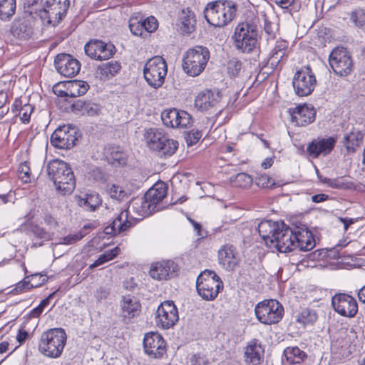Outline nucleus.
<instances>
[{"label":"nucleus","instance_id":"obj_1","mask_svg":"<svg viewBox=\"0 0 365 365\" xmlns=\"http://www.w3.org/2000/svg\"><path fill=\"white\" fill-rule=\"evenodd\" d=\"M232 38L236 50L243 53H251L259 47L258 29L253 23H240Z\"/></svg>","mask_w":365,"mask_h":365},{"label":"nucleus","instance_id":"obj_2","mask_svg":"<svg viewBox=\"0 0 365 365\" xmlns=\"http://www.w3.org/2000/svg\"><path fill=\"white\" fill-rule=\"evenodd\" d=\"M66 340L67 335L63 329H50L42 333L38 344V350L48 358H58L63 351Z\"/></svg>","mask_w":365,"mask_h":365},{"label":"nucleus","instance_id":"obj_3","mask_svg":"<svg viewBox=\"0 0 365 365\" xmlns=\"http://www.w3.org/2000/svg\"><path fill=\"white\" fill-rule=\"evenodd\" d=\"M236 11L235 4L232 1H217L207 5L204 16L209 24L215 27H222L234 19Z\"/></svg>","mask_w":365,"mask_h":365},{"label":"nucleus","instance_id":"obj_4","mask_svg":"<svg viewBox=\"0 0 365 365\" xmlns=\"http://www.w3.org/2000/svg\"><path fill=\"white\" fill-rule=\"evenodd\" d=\"M210 56V51L205 46H197L187 50L183 56V71L190 76H199L205 70Z\"/></svg>","mask_w":365,"mask_h":365},{"label":"nucleus","instance_id":"obj_5","mask_svg":"<svg viewBox=\"0 0 365 365\" xmlns=\"http://www.w3.org/2000/svg\"><path fill=\"white\" fill-rule=\"evenodd\" d=\"M144 138L150 150L158 151L165 157L173 155L178 148V143L176 140L170 139L158 128L145 130Z\"/></svg>","mask_w":365,"mask_h":365},{"label":"nucleus","instance_id":"obj_6","mask_svg":"<svg viewBox=\"0 0 365 365\" xmlns=\"http://www.w3.org/2000/svg\"><path fill=\"white\" fill-rule=\"evenodd\" d=\"M196 288L203 299L210 301L223 289V282L214 271L205 269L197 277Z\"/></svg>","mask_w":365,"mask_h":365},{"label":"nucleus","instance_id":"obj_7","mask_svg":"<svg viewBox=\"0 0 365 365\" xmlns=\"http://www.w3.org/2000/svg\"><path fill=\"white\" fill-rule=\"evenodd\" d=\"M168 73V66L165 60L155 56L150 58L143 68V76L147 83L153 88H160Z\"/></svg>","mask_w":365,"mask_h":365},{"label":"nucleus","instance_id":"obj_8","mask_svg":"<svg viewBox=\"0 0 365 365\" xmlns=\"http://www.w3.org/2000/svg\"><path fill=\"white\" fill-rule=\"evenodd\" d=\"M257 319L262 324L278 323L284 315L283 306L275 299H267L258 303L255 309Z\"/></svg>","mask_w":365,"mask_h":365},{"label":"nucleus","instance_id":"obj_9","mask_svg":"<svg viewBox=\"0 0 365 365\" xmlns=\"http://www.w3.org/2000/svg\"><path fill=\"white\" fill-rule=\"evenodd\" d=\"M69 6V0H47L44 6L39 9L38 15L48 24L56 26L66 16Z\"/></svg>","mask_w":365,"mask_h":365},{"label":"nucleus","instance_id":"obj_10","mask_svg":"<svg viewBox=\"0 0 365 365\" xmlns=\"http://www.w3.org/2000/svg\"><path fill=\"white\" fill-rule=\"evenodd\" d=\"M329 62L333 71L340 76H347L354 68L350 53L344 47H336L331 52Z\"/></svg>","mask_w":365,"mask_h":365},{"label":"nucleus","instance_id":"obj_11","mask_svg":"<svg viewBox=\"0 0 365 365\" xmlns=\"http://www.w3.org/2000/svg\"><path fill=\"white\" fill-rule=\"evenodd\" d=\"M293 88L299 96H307L314 90L317 79L310 66H304L298 70L292 80Z\"/></svg>","mask_w":365,"mask_h":365},{"label":"nucleus","instance_id":"obj_12","mask_svg":"<svg viewBox=\"0 0 365 365\" xmlns=\"http://www.w3.org/2000/svg\"><path fill=\"white\" fill-rule=\"evenodd\" d=\"M79 137L76 127L63 125L56 128L51 137V144L58 149H70L73 148Z\"/></svg>","mask_w":365,"mask_h":365},{"label":"nucleus","instance_id":"obj_13","mask_svg":"<svg viewBox=\"0 0 365 365\" xmlns=\"http://www.w3.org/2000/svg\"><path fill=\"white\" fill-rule=\"evenodd\" d=\"M178 320V310L173 301H165L160 304L155 317L158 327L168 329L173 327Z\"/></svg>","mask_w":365,"mask_h":365},{"label":"nucleus","instance_id":"obj_14","mask_svg":"<svg viewBox=\"0 0 365 365\" xmlns=\"http://www.w3.org/2000/svg\"><path fill=\"white\" fill-rule=\"evenodd\" d=\"M334 310L341 316L353 317L358 312V304L356 299L346 294L339 293L331 299Z\"/></svg>","mask_w":365,"mask_h":365},{"label":"nucleus","instance_id":"obj_15","mask_svg":"<svg viewBox=\"0 0 365 365\" xmlns=\"http://www.w3.org/2000/svg\"><path fill=\"white\" fill-rule=\"evenodd\" d=\"M54 66L56 71L66 78L74 77L81 70L80 62L71 55L63 53L56 56Z\"/></svg>","mask_w":365,"mask_h":365},{"label":"nucleus","instance_id":"obj_16","mask_svg":"<svg viewBox=\"0 0 365 365\" xmlns=\"http://www.w3.org/2000/svg\"><path fill=\"white\" fill-rule=\"evenodd\" d=\"M145 352L154 359L161 358L166 352V343L158 332L147 333L143 339Z\"/></svg>","mask_w":365,"mask_h":365},{"label":"nucleus","instance_id":"obj_17","mask_svg":"<svg viewBox=\"0 0 365 365\" xmlns=\"http://www.w3.org/2000/svg\"><path fill=\"white\" fill-rule=\"evenodd\" d=\"M161 119L165 126L172 128H187L192 123V117L187 112L175 108L163 111Z\"/></svg>","mask_w":365,"mask_h":365},{"label":"nucleus","instance_id":"obj_18","mask_svg":"<svg viewBox=\"0 0 365 365\" xmlns=\"http://www.w3.org/2000/svg\"><path fill=\"white\" fill-rule=\"evenodd\" d=\"M85 53L91 58L96 60H107L115 53V48L111 43H106L102 41H91L84 47Z\"/></svg>","mask_w":365,"mask_h":365},{"label":"nucleus","instance_id":"obj_19","mask_svg":"<svg viewBox=\"0 0 365 365\" xmlns=\"http://www.w3.org/2000/svg\"><path fill=\"white\" fill-rule=\"evenodd\" d=\"M221 100L222 94L220 91L206 89L197 96L195 100V106L202 111L218 106L220 110L217 114H220L223 108V106L220 105Z\"/></svg>","mask_w":365,"mask_h":365},{"label":"nucleus","instance_id":"obj_20","mask_svg":"<svg viewBox=\"0 0 365 365\" xmlns=\"http://www.w3.org/2000/svg\"><path fill=\"white\" fill-rule=\"evenodd\" d=\"M291 122L297 126H307L315 120L316 110L306 104L289 109Z\"/></svg>","mask_w":365,"mask_h":365},{"label":"nucleus","instance_id":"obj_21","mask_svg":"<svg viewBox=\"0 0 365 365\" xmlns=\"http://www.w3.org/2000/svg\"><path fill=\"white\" fill-rule=\"evenodd\" d=\"M294 229L292 230L284 223V227L278 230L274 240L269 247L277 248L280 252H289L294 250Z\"/></svg>","mask_w":365,"mask_h":365},{"label":"nucleus","instance_id":"obj_22","mask_svg":"<svg viewBox=\"0 0 365 365\" xmlns=\"http://www.w3.org/2000/svg\"><path fill=\"white\" fill-rule=\"evenodd\" d=\"M294 250L308 252L312 250L316 245L313 234L306 226L296 227L294 228Z\"/></svg>","mask_w":365,"mask_h":365},{"label":"nucleus","instance_id":"obj_23","mask_svg":"<svg viewBox=\"0 0 365 365\" xmlns=\"http://www.w3.org/2000/svg\"><path fill=\"white\" fill-rule=\"evenodd\" d=\"M121 317L125 323H129L132 319L138 316L141 311L140 302L133 296L125 295L120 301Z\"/></svg>","mask_w":365,"mask_h":365},{"label":"nucleus","instance_id":"obj_24","mask_svg":"<svg viewBox=\"0 0 365 365\" xmlns=\"http://www.w3.org/2000/svg\"><path fill=\"white\" fill-rule=\"evenodd\" d=\"M133 226V222L128 220V211H122L118 217L104 229L107 235L114 236L120 232H125Z\"/></svg>","mask_w":365,"mask_h":365},{"label":"nucleus","instance_id":"obj_25","mask_svg":"<svg viewBox=\"0 0 365 365\" xmlns=\"http://www.w3.org/2000/svg\"><path fill=\"white\" fill-rule=\"evenodd\" d=\"M178 270V265L173 261L157 262L152 265L150 275L152 278L163 280L173 277Z\"/></svg>","mask_w":365,"mask_h":365},{"label":"nucleus","instance_id":"obj_26","mask_svg":"<svg viewBox=\"0 0 365 365\" xmlns=\"http://www.w3.org/2000/svg\"><path fill=\"white\" fill-rule=\"evenodd\" d=\"M335 140L333 138L314 140L307 148V152L312 158H317L321 154H329L334 147Z\"/></svg>","mask_w":365,"mask_h":365},{"label":"nucleus","instance_id":"obj_27","mask_svg":"<svg viewBox=\"0 0 365 365\" xmlns=\"http://www.w3.org/2000/svg\"><path fill=\"white\" fill-rule=\"evenodd\" d=\"M280 227H284V222L265 220L261 222L258 225V232L265 243L269 246L274 240L275 236Z\"/></svg>","mask_w":365,"mask_h":365},{"label":"nucleus","instance_id":"obj_28","mask_svg":"<svg viewBox=\"0 0 365 365\" xmlns=\"http://www.w3.org/2000/svg\"><path fill=\"white\" fill-rule=\"evenodd\" d=\"M196 17L189 9H183L177 24L178 30L182 34H190L196 29Z\"/></svg>","mask_w":365,"mask_h":365},{"label":"nucleus","instance_id":"obj_29","mask_svg":"<svg viewBox=\"0 0 365 365\" xmlns=\"http://www.w3.org/2000/svg\"><path fill=\"white\" fill-rule=\"evenodd\" d=\"M11 31L13 36L21 41H27L34 34V29L30 21L26 19H19L12 23Z\"/></svg>","mask_w":365,"mask_h":365},{"label":"nucleus","instance_id":"obj_30","mask_svg":"<svg viewBox=\"0 0 365 365\" xmlns=\"http://www.w3.org/2000/svg\"><path fill=\"white\" fill-rule=\"evenodd\" d=\"M220 264L226 270H232L237 264L238 260L231 245H225L218 251Z\"/></svg>","mask_w":365,"mask_h":365},{"label":"nucleus","instance_id":"obj_31","mask_svg":"<svg viewBox=\"0 0 365 365\" xmlns=\"http://www.w3.org/2000/svg\"><path fill=\"white\" fill-rule=\"evenodd\" d=\"M282 365H302L307 354L297 346H289L284 350Z\"/></svg>","mask_w":365,"mask_h":365},{"label":"nucleus","instance_id":"obj_32","mask_svg":"<svg viewBox=\"0 0 365 365\" xmlns=\"http://www.w3.org/2000/svg\"><path fill=\"white\" fill-rule=\"evenodd\" d=\"M71 169L69 165L63 160L55 159L51 160L46 165V172L48 178L53 182L66 175Z\"/></svg>","mask_w":365,"mask_h":365},{"label":"nucleus","instance_id":"obj_33","mask_svg":"<svg viewBox=\"0 0 365 365\" xmlns=\"http://www.w3.org/2000/svg\"><path fill=\"white\" fill-rule=\"evenodd\" d=\"M168 187L163 182H158L149 189L145 193V198L150 200L156 208H163L158 207V204L166 197Z\"/></svg>","mask_w":365,"mask_h":365},{"label":"nucleus","instance_id":"obj_34","mask_svg":"<svg viewBox=\"0 0 365 365\" xmlns=\"http://www.w3.org/2000/svg\"><path fill=\"white\" fill-rule=\"evenodd\" d=\"M56 189L62 195L71 194L76 187V179L71 169L68 171L63 177L53 182Z\"/></svg>","mask_w":365,"mask_h":365},{"label":"nucleus","instance_id":"obj_35","mask_svg":"<svg viewBox=\"0 0 365 365\" xmlns=\"http://www.w3.org/2000/svg\"><path fill=\"white\" fill-rule=\"evenodd\" d=\"M288 43L283 40L277 41L272 50L269 61L272 67H277L282 58L286 56Z\"/></svg>","mask_w":365,"mask_h":365},{"label":"nucleus","instance_id":"obj_36","mask_svg":"<svg viewBox=\"0 0 365 365\" xmlns=\"http://www.w3.org/2000/svg\"><path fill=\"white\" fill-rule=\"evenodd\" d=\"M103 156L109 164L115 166L125 163V154L118 147H106L103 152Z\"/></svg>","mask_w":365,"mask_h":365},{"label":"nucleus","instance_id":"obj_37","mask_svg":"<svg viewBox=\"0 0 365 365\" xmlns=\"http://www.w3.org/2000/svg\"><path fill=\"white\" fill-rule=\"evenodd\" d=\"M132 207L140 215L146 216L153 212L160 210L156 208L153 203H150V200L145 198V195L143 197L135 199L131 202Z\"/></svg>","mask_w":365,"mask_h":365},{"label":"nucleus","instance_id":"obj_38","mask_svg":"<svg viewBox=\"0 0 365 365\" xmlns=\"http://www.w3.org/2000/svg\"><path fill=\"white\" fill-rule=\"evenodd\" d=\"M89 85L83 81H73L71 82L66 91H61V96H70L73 98L84 95L88 90Z\"/></svg>","mask_w":365,"mask_h":365},{"label":"nucleus","instance_id":"obj_39","mask_svg":"<svg viewBox=\"0 0 365 365\" xmlns=\"http://www.w3.org/2000/svg\"><path fill=\"white\" fill-rule=\"evenodd\" d=\"M78 203L80 207L92 212L100 206L101 200L98 193H86L83 197H79Z\"/></svg>","mask_w":365,"mask_h":365},{"label":"nucleus","instance_id":"obj_40","mask_svg":"<svg viewBox=\"0 0 365 365\" xmlns=\"http://www.w3.org/2000/svg\"><path fill=\"white\" fill-rule=\"evenodd\" d=\"M363 133L357 130L353 129L349 133L344 137V144L348 152H354L356 148L359 147L362 139Z\"/></svg>","mask_w":365,"mask_h":365},{"label":"nucleus","instance_id":"obj_41","mask_svg":"<svg viewBox=\"0 0 365 365\" xmlns=\"http://www.w3.org/2000/svg\"><path fill=\"white\" fill-rule=\"evenodd\" d=\"M262 347L256 343L249 344L245 351L246 363L250 365L259 364L261 361Z\"/></svg>","mask_w":365,"mask_h":365},{"label":"nucleus","instance_id":"obj_42","mask_svg":"<svg viewBox=\"0 0 365 365\" xmlns=\"http://www.w3.org/2000/svg\"><path fill=\"white\" fill-rule=\"evenodd\" d=\"M120 63L111 61L98 66L97 73L100 75L101 78H110L114 76L120 70Z\"/></svg>","mask_w":365,"mask_h":365},{"label":"nucleus","instance_id":"obj_43","mask_svg":"<svg viewBox=\"0 0 365 365\" xmlns=\"http://www.w3.org/2000/svg\"><path fill=\"white\" fill-rule=\"evenodd\" d=\"M16 8V0L0 1V19L8 21L14 15Z\"/></svg>","mask_w":365,"mask_h":365},{"label":"nucleus","instance_id":"obj_44","mask_svg":"<svg viewBox=\"0 0 365 365\" xmlns=\"http://www.w3.org/2000/svg\"><path fill=\"white\" fill-rule=\"evenodd\" d=\"M349 16L355 27L365 29V9L356 8L349 13Z\"/></svg>","mask_w":365,"mask_h":365},{"label":"nucleus","instance_id":"obj_45","mask_svg":"<svg viewBox=\"0 0 365 365\" xmlns=\"http://www.w3.org/2000/svg\"><path fill=\"white\" fill-rule=\"evenodd\" d=\"M317 320V314L313 309L305 308L297 317V322L303 326L313 324Z\"/></svg>","mask_w":365,"mask_h":365},{"label":"nucleus","instance_id":"obj_46","mask_svg":"<svg viewBox=\"0 0 365 365\" xmlns=\"http://www.w3.org/2000/svg\"><path fill=\"white\" fill-rule=\"evenodd\" d=\"M226 67L230 76L237 77L242 71V62L236 57H232L227 61Z\"/></svg>","mask_w":365,"mask_h":365},{"label":"nucleus","instance_id":"obj_47","mask_svg":"<svg viewBox=\"0 0 365 365\" xmlns=\"http://www.w3.org/2000/svg\"><path fill=\"white\" fill-rule=\"evenodd\" d=\"M230 181L233 186L241 188L250 187L252 184V178L251 176L245 173H240L232 177Z\"/></svg>","mask_w":365,"mask_h":365},{"label":"nucleus","instance_id":"obj_48","mask_svg":"<svg viewBox=\"0 0 365 365\" xmlns=\"http://www.w3.org/2000/svg\"><path fill=\"white\" fill-rule=\"evenodd\" d=\"M119 252L120 249L118 247L105 252L103 254L101 255L93 264L90 265V269H93L101 264H103L110 260H112L119 254Z\"/></svg>","mask_w":365,"mask_h":365},{"label":"nucleus","instance_id":"obj_49","mask_svg":"<svg viewBox=\"0 0 365 365\" xmlns=\"http://www.w3.org/2000/svg\"><path fill=\"white\" fill-rule=\"evenodd\" d=\"M38 276L39 278L41 279L39 283H31V282L28 279L29 277L27 276L17 284L16 289H19V291L29 290L31 288L37 287L46 282L47 279H46V277L43 275H39L38 274H32V280H34L36 277Z\"/></svg>","mask_w":365,"mask_h":365},{"label":"nucleus","instance_id":"obj_50","mask_svg":"<svg viewBox=\"0 0 365 365\" xmlns=\"http://www.w3.org/2000/svg\"><path fill=\"white\" fill-rule=\"evenodd\" d=\"M110 196L118 201L128 200L130 196V192L124 190L123 187L113 185L108 190Z\"/></svg>","mask_w":365,"mask_h":365},{"label":"nucleus","instance_id":"obj_51","mask_svg":"<svg viewBox=\"0 0 365 365\" xmlns=\"http://www.w3.org/2000/svg\"><path fill=\"white\" fill-rule=\"evenodd\" d=\"M138 26L143 28V30L148 33H153L158 29V21L154 16H150L143 21H138Z\"/></svg>","mask_w":365,"mask_h":365},{"label":"nucleus","instance_id":"obj_52","mask_svg":"<svg viewBox=\"0 0 365 365\" xmlns=\"http://www.w3.org/2000/svg\"><path fill=\"white\" fill-rule=\"evenodd\" d=\"M256 184L259 187L270 189L279 186V185L276 183L272 178L266 174L259 176L256 180Z\"/></svg>","mask_w":365,"mask_h":365},{"label":"nucleus","instance_id":"obj_53","mask_svg":"<svg viewBox=\"0 0 365 365\" xmlns=\"http://www.w3.org/2000/svg\"><path fill=\"white\" fill-rule=\"evenodd\" d=\"M354 187V183L349 181L346 178L339 177L334 178L333 187L341 190H352Z\"/></svg>","mask_w":365,"mask_h":365},{"label":"nucleus","instance_id":"obj_54","mask_svg":"<svg viewBox=\"0 0 365 365\" xmlns=\"http://www.w3.org/2000/svg\"><path fill=\"white\" fill-rule=\"evenodd\" d=\"M34 108L31 104L26 103L24 106H21L18 115L20 116V119L22 123H28L29 122L31 114ZM16 115H17V113Z\"/></svg>","mask_w":365,"mask_h":365},{"label":"nucleus","instance_id":"obj_55","mask_svg":"<svg viewBox=\"0 0 365 365\" xmlns=\"http://www.w3.org/2000/svg\"><path fill=\"white\" fill-rule=\"evenodd\" d=\"M201 137V131L192 130L187 134L185 137L186 143L188 146H192L196 144L200 140Z\"/></svg>","mask_w":365,"mask_h":365},{"label":"nucleus","instance_id":"obj_56","mask_svg":"<svg viewBox=\"0 0 365 365\" xmlns=\"http://www.w3.org/2000/svg\"><path fill=\"white\" fill-rule=\"evenodd\" d=\"M31 232L34 234V235L39 239L44 240H48L50 239L49 233L37 225H31Z\"/></svg>","mask_w":365,"mask_h":365},{"label":"nucleus","instance_id":"obj_57","mask_svg":"<svg viewBox=\"0 0 365 365\" xmlns=\"http://www.w3.org/2000/svg\"><path fill=\"white\" fill-rule=\"evenodd\" d=\"M86 235L85 233H83L81 231L75 233V234H70L67 235L66 237H63L62 239V241L60 242V244L63 245H71L77 241L81 240L84 236Z\"/></svg>","mask_w":365,"mask_h":365},{"label":"nucleus","instance_id":"obj_58","mask_svg":"<svg viewBox=\"0 0 365 365\" xmlns=\"http://www.w3.org/2000/svg\"><path fill=\"white\" fill-rule=\"evenodd\" d=\"M71 110L73 112H81L83 113L86 102L83 101L80 99H73L68 101Z\"/></svg>","mask_w":365,"mask_h":365},{"label":"nucleus","instance_id":"obj_59","mask_svg":"<svg viewBox=\"0 0 365 365\" xmlns=\"http://www.w3.org/2000/svg\"><path fill=\"white\" fill-rule=\"evenodd\" d=\"M264 30L267 34L268 38L273 39L275 38V34L277 31L276 25L268 21L267 19L264 21Z\"/></svg>","mask_w":365,"mask_h":365},{"label":"nucleus","instance_id":"obj_60","mask_svg":"<svg viewBox=\"0 0 365 365\" xmlns=\"http://www.w3.org/2000/svg\"><path fill=\"white\" fill-rule=\"evenodd\" d=\"M19 172L21 175H24L21 176V178L24 180L26 182L30 180V168L26 162L21 163L19 168Z\"/></svg>","mask_w":365,"mask_h":365},{"label":"nucleus","instance_id":"obj_61","mask_svg":"<svg viewBox=\"0 0 365 365\" xmlns=\"http://www.w3.org/2000/svg\"><path fill=\"white\" fill-rule=\"evenodd\" d=\"M110 289L108 286H101L97 289L95 297L98 301L106 299L110 294Z\"/></svg>","mask_w":365,"mask_h":365},{"label":"nucleus","instance_id":"obj_62","mask_svg":"<svg viewBox=\"0 0 365 365\" xmlns=\"http://www.w3.org/2000/svg\"><path fill=\"white\" fill-rule=\"evenodd\" d=\"M191 365H208L209 361L205 356L194 354L190 359Z\"/></svg>","mask_w":365,"mask_h":365},{"label":"nucleus","instance_id":"obj_63","mask_svg":"<svg viewBox=\"0 0 365 365\" xmlns=\"http://www.w3.org/2000/svg\"><path fill=\"white\" fill-rule=\"evenodd\" d=\"M98 110L99 108L96 104L86 102L83 114L86 113L88 115H94L98 113Z\"/></svg>","mask_w":365,"mask_h":365},{"label":"nucleus","instance_id":"obj_64","mask_svg":"<svg viewBox=\"0 0 365 365\" xmlns=\"http://www.w3.org/2000/svg\"><path fill=\"white\" fill-rule=\"evenodd\" d=\"M44 222L50 227V228L56 229L58 226V223L56 218L49 213H46L43 216Z\"/></svg>","mask_w":365,"mask_h":365}]
</instances>
